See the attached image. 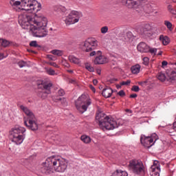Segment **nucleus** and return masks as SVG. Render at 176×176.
<instances>
[{
	"label": "nucleus",
	"mask_w": 176,
	"mask_h": 176,
	"mask_svg": "<svg viewBox=\"0 0 176 176\" xmlns=\"http://www.w3.org/2000/svg\"><path fill=\"white\" fill-rule=\"evenodd\" d=\"M19 23L23 30H29L36 38H45L49 34L47 18L43 15H32L28 13L19 16Z\"/></svg>",
	"instance_id": "f257e3e1"
},
{
	"label": "nucleus",
	"mask_w": 176,
	"mask_h": 176,
	"mask_svg": "<svg viewBox=\"0 0 176 176\" xmlns=\"http://www.w3.org/2000/svg\"><path fill=\"white\" fill-rule=\"evenodd\" d=\"M41 173L45 175H52L56 173H65L68 165L67 161L56 155L48 157L41 164Z\"/></svg>",
	"instance_id": "f03ea898"
},
{
	"label": "nucleus",
	"mask_w": 176,
	"mask_h": 176,
	"mask_svg": "<svg viewBox=\"0 0 176 176\" xmlns=\"http://www.w3.org/2000/svg\"><path fill=\"white\" fill-rule=\"evenodd\" d=\"M96 119L99 122V126L104 131L105 130H113L118 127L116 121L109 116H107L104 113H97Z\"/></svg>",
	"instance_id": "7ed1b4c3"
},
{
	"label": "nucleus",
	"mask_w": 176,
	"mask_h": 176,
	"mask_svg": "<svg viewBox=\"0 0 176 176\" xmlns=\"http://www.w3.org/2000/svg\"><path fill=\"white\" fill-rule=\"evenodd\" d=\"M25 128L23 126H14L10 131V140L14 145H21L25 140Z\"/></svg>",
	"instance_id": "20e7f679"
},
{
	"label": "nucleus",
	"mask_w": 176,
	"mask_h": 176,
	"mask_svg": "<svg viewBox=\"0 0 176 176\" xmlns=\"http://www.w3.org/2000/svg\"><path fill=\"white\" fill-rule=\"evenodd\" d=\"M19 109L25 113L26 116H28L27 119H25V118H24V124L26 127H28L33 131L38 130V124L35 121V115L32 111L27 107V106L23 104L19 105Z\"/></svg>",
	"instance_id": "39448f33"
},
{
	"label": "nucleus",
	"mask_w": 176,
	"mask_h": 176,
	"mask_svg": "<svg viewBox=\"0 0 176 176\" xmlns=\"http://www.w3.org/2000/svg\"><path fill=\"white\" fill-rule=\"evenodd\" d=\"M129 171L135 174V175H145V166L142 161L138 160H131L127 166Z\"/></svg>",
	"instance_id": "423d86ee"
},
{
	"label": "nucleus",
	"mask_w": 176,
	"mask_h": 176,
	"mask_svg": "<svg viewBox=\"0 0 176 176\" xmlns=\"http://www.w3.org/2000/svg\"><path fill=\"white\" fill-rule=\"evenodd\" d=\"M76 108L80 113H85L87 109L91 105V99L86 94L80 96L75 101Z\"/></svg>",
	"instance_id": "0eeeda50"
},
{
	"label": "nucleus",
	"mask_w": 176,
	"mask_h": 176,
	"mask_svg": "<svg viewBox=\"0 0 176 176\" xmlns=\"http://www.w3.org/2000/svg\"><path fill=\"white\" fill-rule=\"evenodd\" d=\"M21 10L31 12V13H38L41 10V3L36 0H21Z\"/></svg>",
	"instance_id": "6e6552de"
},
{
	"label": "nucleus",
	"mask_w": 176,
	"mask_h": 176,
	"mask_svg": "<svg viewBox=\"0 0 176 176\" xmlns=\"http://www.w3.org/2000/svg\"><path fill=\"white\" fill-rule=\"evenodd\" d=\"M82 16L83 14L81 12L72 10L67 16L63 17V20L66 25H72V24L79 23V20H80V17H82Z\"/></svg>",
	"instance_id": "1a4fd4ad"
},
{
	"label": "nucleus",
	"mask_w": 176,
	"mask_h": 176,
	"mask_svg": "<svg viewBox=\"0 0 176 176\" xmlns=\"http://www.w3.org/2000/svg\"><path fill=\"white\" fill-rule=\"evenodd\" d=\"M98 46V41L95 38H89L83 43V50L87 52H91Z\"/></svg>",
	"instance_id": "9d476101"
},
{
	"label": "nucleus",
	"mask_w": 176,
	"mask_h": 176,
	"mask_svg": "<svg viewBox=\"0 0 176 176\" xmlns=\"http://www.w3.org/2000/svg\"><path fill=\"white\" fill-rule=\"evenodd\" d=\"M37 86L38 89H41V90L44 91L52 94V87H53V83H52V82L43 80H38L37 81Z\"/></svg>",
	"instance_id": "9b49d317"
},
{
	"label": "nucleus",
	"mask_w": 176,
	"mask_h": 176,
	"mask_svg": "<svg viewBox=\"0 0 176 176\" xmlns=\"http://www.w3.org/2000/svg\"><path fill=\"white\" fill-rule=\"evenodd\" d=\"M140 142L145 148H151L155 142H153V139L151 138V136H145L144 135H142L140 137Z\"/></svg>",
	"instance_id": "f8f14e48"
},
{
	"label": "nucleus",
	"mask_w": 176,
	"mask_h": 176,
	"mask_svg": "<svg viewBox=\"0 0 176 176\" xmlns=\"http://www.w3.org/2000/svg\"><path fill=\"white\" fill-rule=\"evenodd\" d=\"M150 171L151 176H160V164L157 161H154L153 164L151 167Z\"/></svg>",
	"instance_id": "ddd939ff"
},
{
	"label": "nucleus",
	"mask_w": 176,
	"mask_h": 176,
	"mask_svg": "<svg viewBox=\"0 0 176 176\" xmlns=\"http://www.w3.org/2000/svg\"><path fill=\"white\" fill-rule=\"evenodd\" d=\"M137 49L140 53H148L149 52V45L146 43L141 42L138 45Z\"/></svg>",
	"instance_id": "4468645a"
},
{
	"label": "nucleus",
	"mask_w": 176,
	"mask_h": 176,
	"mask_svg": "<svg viewBox=\"0 0 176 176\" xmlns=\"http://www.w3.org/2000/svg\"><path fill=\"white\" fill-rule=\"evenodd\" d=\"M109 61V59L105 56H98L94 60L95 64H105Z\"/></svg>",
	"instance_id": "2eb2a0df"
},
{
	"label": "nucleus",
	"mask_w": 176,
	"mask_h": 176,
	"mask_svg": "<svg viewBox=\"0 0 176 176\" xmlns=\"http://www.w3.org/2000/svg\"><path fill=\"white\" fill-rule=\"evenodd\" d=\"M142 12H144V15L149 16L151 13H153V8L149 4H146L142 7Z\"/></svg>",
	"instance_id": "dca6fc26"
},
{
	"label": "nucleus",
	"mask_w": 176,
	"mask_h": 176,
	"mask_svg": "<svg viewBox=\"0 0 176 176\" xmlns=\"http://www.w3.org/2000/svg\"><path fill=\"white\" fill-rule=\"evenodd\" d=\"M113 93V90H112V89L111 88H104L102 91V96L103 97H104V98H109V97H111V96H112Z\"/></svg>",
	"instance_id": "f3484780"
},
{
	"label": "nucleus",
	"mask_w": 176,
	"mask_h": 176,
	"mask_svg": "<svg viewBox=\"0 0 176 176\" xmlns=\"http://www.w3.org/2000/svg\"><path fill=\"white\" fill-rule=\"evenodd\" d=\"M142 34L144 35H148L149 32H151V30H152V26L149 23L145 24L142 28Z\"/></svg>",
	"instance_id": "a211bd4d"
},
{
	"label": "nucleus",
	"mask_w": 176,
	"mask_h": 176,
	"mask_svg": "<svg viewBox=\"0 0 176 176\" xmlns=\"http://www.w3.org/2000/svg\"><path fill=\"white\" fill-rule=\"evenodd\" d=\"M69 60L70 61V63H73V64H76V65L80 64V58L74 55L69 56Z\"/></svg>",
	"instance_id": "6ab92c4d"
},
{
	"label": "nucleus",
	"mask_w": 176,
	"mask_h": 176,
	"mask_svg": "<svg viewBox=\"0 0 176 176\" xmlns=\"http://www.w3.org/2000/svg\"><path fill=\"white\" fill-rule=\"evenodd\" d=\"M131 71L134 75L140 74V71H141V65L138 64L132 66L131 68Z\"/></svg>",
	"instance_id": "aec40b11"
},
{
	"label": "nucleus",
	"mask_w": 176,
	"mask_h": 176,
	"mask_svg": "<svg viewBox=\"0 0 176 176\" xmlns=\"http://www.w3.org/2000/svg\"><path fill=\"white\" fill-rule=\"evenodd\" d=\"M111 176H129V174L124 170H116Z\"/></svg>",
	"instance_id": "412c9836"
},
{
	"label": "nucleus",
	"mask_w": 176,
	"mask_h": 176,
	"mask_svg": "<svg viewBox=\"0 0 176 176\" xmlns=\"http://www.w3.org/2000/svg\"><path fill=\"white\" fill-rule=\"evenodd\" d=\"M121 2L122 3V5L127 6V8H129L130 9H131V8L134 9V6L133 4V0H121Z\"/></svg>",
	"instance_id": "4be33fe9"
},
{
	"label": "nucleus",
	"mask_w": 176,
	"mask_h": 176,
	"mask_svg": "<svg viewBox=\"0 0 176 176\" xmlns=\"http://www.w3.org/2000/svg\"><path fill=\"white\" fill-rule=\"evenodd\" d=\"M10 3L14 9H16V8L20 6V5L21 6V1L19 0H10Z\"/></svg>",
	"instance_id": "5701e85b"
},
{
	"label": "nucleus",
	"mask_w": 176,
	"mask_h": 176,
	"mask_svg": "<svg viewBox=\"0 0 176 176\" xmlns=\"http://www.w3.org/2000/svg\"><path fill=\"white\" fill-rule=\"evenodd\" d=\"M48 94H51V93L50 92H47V91H43L42 89L41 91L38 92V96L41 98H43V100H45V99L47 98V95Z\"/></svg>",
	"instance_id": "b1692460"
},
{
	"label": "nucleus",
	"mask_w": 176,
	"mask_h": 176,
	"mask_svg": "<svg viewBox=\"0 0 176 176\" xmlns=\"http://www.w3.org/2000/svg\"><path fill=\"white\" fill-rule=\"evenodd\" d=\"M160 39L164 46L170 43V38L168 36H160Z\"/></svg>",
	"instance_id": "393cba45"
},
{
	"label": "nucleus",
	"mask_w": 176,
	"mask_h": 176,
	"mask_svg": "<svg viewBox=\"0 0 176 176\" xmlns=\"http://www.w3.org/2000/svg\"><path fill=\"white\" fill-rule=\"evenodd\" d=\"M142 1L144 0H132L133 9H137V8H140V6L142 5Z\"/></svg>",
	"instance_id": "a878e982"
},
{
	"label": "nucleus",
	"mask_w": 176,
	"mask_h": 176,
	"mask_svg": "<svg viewBox=\"0 0 176 176\" xmlns=\"http://www.w3.org/2000/svg\"><path fill=\"white\" fill-rule=\"evenodd\" d=\"M81 140L85 144H90V142H91V138L86 135H83L81 136Z\"/></svg>",
	"instance_id": "bb28decb"
},
{
	"label": "nucleus",
	"mask_w": 176,
	"mask_h": 176,
	"mask_svg": "<svg viewBox=\"0 0 176 176\" xmlns=\"http://www.w3.org/2000/svg\"><path fill=\"white\" fill-rule=\"evenodd\" d=\"M51 53L54 56H58L59 57L63 56V54H64V52H63V50H54L51 52Z\"/></svg>",
	"instance_id": "cd10ccee"
},
{
	"label": "nucleus",
	"mask_w": 176,
	"mask_h": 176,
	"mask_svg": "<svg viewBox=\"0 0 176 176\" xmlns=\"http://www.w3.org/2000/svg\"><path fill=\"white\" fill-rule=\"evenodd\" d=\"M18 65L19 68H24V67H30V65H28V62H25L24 60H21L18 62Z\"/></svg>",
	"instance_id": "c85d7f7f"
},
{
	"label": "nucleus",
	"mask_w": 176,
	"mask_h": 176,
	"mask_svg": "<svg viewBox=\"0 0 176 176\" xmlns=\"http://www.w3.org/2000/svg\"><path fill=\"white\" fill-rule=\"evenodd\" d=\"M46 72L48 75H50L51 76H54V75H57V73H56V71L52 68L46 69Z\"/></svg>",
	"instance_id": "c756f323"
},
{
	"label": "nucleus",
	"mask_w": 176,
	"mask_h": 176,
	"mask_svg": "<svg viewBox=\"0 0 176 176\" xmlns=\"http://www.w3.org/2000/svg\"><path fill=\"white\" fill-rule=\"evenodd\" d=\"M0 43H1V46H3V47H8L10 45V42L5 39H0Z\"/></svg>",
	"instance_id": "7c9ffc66"
},
{
	"label": "nucleus",
	"mask_w": 176,
	"mask_h": 176,
	"mask_svg": "<svg viewBox=\"0 0 176 176\" xmlns=\"http://www.w3.org/2000/svg\"><path fill=\"white\" fill-rule=\"evenodd\" d=\"M164 25L166 26L169 31H173V23L168 21H164Z\"/></svg>",
	"instance_id": "2f4dec72"
},
{
	"label": "nucleus",
	"mask_w": 176,
	"mask_h": 176,
	"mask_svg": "<svg viewBox=\"0 0 176 176\" xmlns=\"http://www.w3.org/2000/svg\"><path fill=\"white\" fill-rule=\"evenodd\" d=\"M148 53H151V54H152V56H156V53H157V49L151 48V47H148Z\"/></svg>",
	"instance_id": "473e14b6"
},
{
	"label": "nucleus",
	"mask_w": 176,
	"mask_h": 176,
	"mask_svg": "<svg viewBox=\"0 0 176 176\" xmlns=\"http://www.w3.org/2000/svg\"><path fill=\"white\" fill-rule=\"evenodd\" d=\"M85 68L89 72H94V67H91V65H89V63L85 64Z\"/></svg>",
	"instance_id": "72a5a7b5"
},
{
	"label": "nucleus",
	"mask_w": 176,
	"mask_h": 176,
	"mask_svg": "<svg viewBox=\"0 0 176 176\" xmlns=\"http://www.w3.org/2000/svg\"><path fill=\"white\" fill-rule=\"evenodd\" d=\"M175 78H176V72L175 71H172L170 74L169 75V79H170V80H175Z\"/></svg>",
	"instance_id": "f704fd0d"
},
{
	"label": "nucleus",
	"mask_w": 176,
	"mask_h": 176,
	"mask_svg": "<svg viewBox=\"0 0 176 176\" xmlns=\"http://www.w3.org/2000/svg\"><path fill=\"white\" fill-rule=\"evenodd\" d=\"M157 78L159 80H161V82H164V80H166V76L164 74H159Z\"/></svg>",
	"instance_id": "c9c22d12"
},
{
	"label": "nucleus",
	"mask_w": 176,
	"mask_h": 176,
	"mask_svg": "<svg viewBox=\"0 0 176 176\" xmlns=\"http://www.w3.org/2000/svg\"><path fill=\"white\" fill-rule=\"evenodd\" d=\"M150 138H152L153 142V141H154V142H156V141H157V140H159V137L157 136V135L156 133H153L151 135V136H150Z\"/></svg>",
	"instance_id": "e433bc0d"
},
{
	"label": "nucleus",
	"mask_w": 176,
	"mask_h": 176,
	"mask_svg": "<svg viewBox=\"0 0 176 176\" xmlns=\"http://www.w3.org/2000/svg\"><path fill=\"white\" fill-rule=\"evenodd\" d=\"M30 46H31L32 47H38L39 45H38L36 41H33L30 43Z\"/></svg>",
	"instance_id": "4c0bfd02"
},
{
	"label": "nucleus",
	"mask_w": 176,
	"mask_h": 176,
	"mask_svg": "<svg viewBox=\"0 0 176 176\" xmlns=\"http://www.w3.org/2000/svg\"><path fill=\"white\" fill-rule=\"evenodd\" d=\"M101 34H107L108 32V26H104L100 29Z\"/></svg>",
	"instance_id": "58836bf2"
},
{
	"label": "nucleus",
	"mask_w": 176,
	"mask_h": 176,
	"mask_svg": "<svg viewBox=\"0 0 176 176\" xmlns=\"http://www.w3.org/2000/svg\"><path fill=\"white\" fill-rule=\"evenodd\" d=\"M131 83V81L130 80H128L126 81H122L120 82L121 86H127Z\"/></svg>",
	"instance_id": "ea45409f"
},
{
	"label": "nucleus",
	"mask_w": 176,
	"mask_h": 176,
	"mask_svg": "<svg viewBox=\"0 0 176 176\" xmlns=\"http://www.w3.org/2000/svg\"><path fill=\"white\" fill-rule=\"evenodd\" d=\"M143 64L144 65H148L149 64V58L148 57L143 58Z\"/></svg>",
	"instance_id": "a19ab883"
},
{
	"label": "nucleus",
	"mask_w": 176,
	"mask_h": 176,
	"mask_svg": "<svg viewBox=\"0 0 176 176\" xmlns=\"http://www.w3.org/2000/svg\"><path fill=\"white\" fill-rule=\"evenodd\" d=\"M132 91H135L136 93L140 91V87L134 85L131 88Z\"/></svg>",
	"instance_id": "79ce46f5"
},
{
	"label": "nucleus",
	"mask_w": 176,
	"mask_h": 176,
	"mask_svg": "<svg viewBox=\"0 0 176 176\" xmlns=\"http://www.w3.org/2000/svg\"><path fill=\"white\" fill-rule=\"evenodd\" d=\"M69 83H72V85H77L78 84V80L73 79V78H69L68 80Z\"/></svg>",
	"instance_id": "37998d69"
},
{
	"label": "nucleus",
	"mask_w": 176,
	"mask_h": 176,
	"mask_svg": "<svg viewBox=\"0 0 176 176\" xmlns=\"http://www.w3.org/2000/svg\"><path fill=\"white\" fill-rule=\"evenodd\" d=\"M66 11H67V9L65 8V7H64L63 6H59V12H60L65 13Z\"/></svg>",
	"instance_id": "c03bdc74"
},
{
	"label": "nucleus",
	"mask_w": 176,
	"mask_h": 176,
	"mask_svg": "<svg viewBox=\"0 0 176 176\" xmlns=\"http://www.w3.org/2000/svg\"><path fill=\"white\" fill-rule=\"evenodd\" d=\"M118 96H120V97H124V96H126V93L124 92V91L123 90H120L118 93Z\"/></svg>",
	"instance_id": "a18cd8bd"
},
{
	"label": "nucleus",
	"mask_w": 176,
	"mask_h": 176,
	"mask_svg": "<svg viewBox=\"0 0 176 176\" xmlns=\"http://www.w3.org/2000/svg\"><path fill=\"white\" fill-rule=\"evenodd\" d=\"M50 65H52V67H54L55 68H58V65L54 62H50L48 63Z\"/></svg>",
	"instance_id": "49530a36"
},
{
	"label": "nucleus",
	"mask_w": 176,
	"mask_h": 176,
	"mask_svg": "<svg viewBox=\"0 0 176 176\" xmlns=\"http://www.w3.org/2000/svg\"><path fill=\"white\" fill-rule=\"evenodd\" d=\"M58 96H63L65 94V91H63V89H59L58 91Z\"/></svg>",
	"instance_id": "de8ad7c7"
},
{
	"label": "nucleus",
	"mask_w": 176,
	"mask_h": 176,
	"mask_svg": "<svg viewBox=\"0 0 176 176\" xmlns=\"http://www.w3.org/2000/svg\"><path fill=\"white\" fill-rule=\"evenodd\" d=\"M58 100L60 101L61 104H65V102H67V99L65 98H59Z\"/></svg>",
	"instance_id": "09e8293b"
},
{
	"label": "nucleus",
	"mask_w": 176,
	"mask_h": 176,
	"mask_svg": "<svg viewBox=\"0 0 176 176\" xmlns=\"http://www.w3.org/2000/svg\"><path fill=\"white\" fill-rule=\"evenodd\" d=\"M169 13H170L171 14H173V16H176V10L174 8H172L170 10V11H169Z\"/></svg>",
	"instance_id": "8fccbe9b"
},
{
	"label": "nucleus",
	"mask_w": 176,
	"mask_h": 176,
	"mask_svg": "<svg viewBox=\"0 0 176 176\" xmlns=\"http://www.w3.org/2000/svg\"><path fill=\"white\" fill-rule=\"evenodd\" d=\"M6 57H8V55H4L2 53H0V60H3V58H6Z\"/></svg>",
	"instance_id": "3c124183"
},
{
	"label": "nucleus",
	"mask_w": 176,
	"mask_h": 176,
	"mask_svg": "<svg viewBox=\"0 0 176 176\" xmlns=\"http://www.w3.org/2000/svg\"><path fill=\"white\" fill-rule=\"evenodd\" d=\"M89 88L93 91V93H96V88L93 85H89Z\"/></svg>",
	"instance_id": "603ef678"
},
{
	"label": "nucleus",
	"mask_w": 176,
	"mask_h": 176,
	"mask_svg": "<svg viewBox=\"0 0 176 176\" xmlns=\"http://www.w3.org/2000/svg\"><path fill=\"white\" fill-rule=\"evenodd\" d=\"M174 8H173V6L171 4H169L168 6H167V9H168V11H170L172 9H173Z\"/></svg>",
	"instance_id": "864d4df0"
},
{
	"label": "nucleus",
	"mask_w": 176,
	"mask_h": 176,
	"mask_svg": "<svg viewBox=\"0 0 176 176\" xmlns=\"http://www.w3.org/2000/svg\"><path fill=\"white\" fill-rule=\"evenodd\" d=\"M167 64H168V63H167V61H166V60H164L162 62V67H166V65H167Z\"/></svg>",
	"instance_id": "5fc2aeb1"
},
{
	"label": "nucleus",
	"mask_w": 176,
	"mask_h": 176,
	"mask_svg": "<svg viewBox=\"0 0 176 176\" xmlns=\"http://www.w3.org/2000/svg\"><path fill=\"white\" fill-rule=\"evenodd\" d=\"M136 97H137V94H136L130 95V98H136Z\"/></svg>",
	"instance_id": "6e6d98bb"
},
{
	"label": "nucleus",
	"mask_w": 176,
	"mask_h": 176,
	"mask_svg": "<svg viewBox=\"0 0 176 176\" xmlns=\"http://www.w3.org/2000/svg\"><path fill=\"white\" fill-rule=\"evenodd\" d=\"M90 56H91V57H93V56H96V51L91 52Z\"/></svg>",
	"instance_id": "4d7b16f0"
},
{
	"label": "nucleus",
	"mask_w": 176,
	"mask_h": 176,
	"mask_svg": "<svg viewBox=\"0 0 176 176\" xmlns=\"http://www.w3.org/2000/svg\"><path fill=\"white\" fill-rule=\"evenodd\" d=\"M48 58L50 60H54V58L52 56V55H48Z\"/></svg>",
	"instance_id": "13d9d810"
},
{
	"label": "nucleus",
	"mask_w": 176,
	"mask_h": 176,
	"mask_svg": "<svg viewBox=\"0 0 176 176\" xmlns=\"http://www.w3.org/2000/svg\"><path fill=\"white\" fill-rule=\"evenodd\" d=\"M116 80H118V79L113 78V79L110 80V82L113 83V82H116Z\"/></svg>",
	"instance_id": "bf43d9fd"
},
{
	"label": "nucleus",
	"mask_w": 176,
	"mask_h": 176,
	"mask_svg": "<svg viewBox=\"0 0 176 176\" xmlns=\"http://www.w3.org/2000/svg\"><path fill=\"white\" fill-rule=\"evenodd\" d=\"M93 83H94V85H97V83H98V81L97 80H94Z\"/></svg>",
	"instance_id": "052dcab7"
},
{
	"label": "nucleus",
	"mask_w": 176,
	"mask_h": 176,
	"mask_svg": "<svg viewBox=\"0 0 176 176\" xmlns=\"http://www.w3.org/2000/svg\"><path fill=\"white\" fill-rule=\"evenodd\" d=\"M162 54H163V52L160 51L157 54V56H162Z\"/></svg>",
	"instance_id": "680f3d73"
},
{
	"label": "nucleus",
	"mask_w": 176,
	"mask_h": 176,
	"mask_svg": "<svg viewBox=\"0 0 176 176\" xmlns=\"http://www.w3.org/2000/svg\"><path fill=\"white\" fill-rule=\"evenodd\" d=\"M67 72H69V74H74V71L73 70H67Z\"/></svg>",
	"instance_id": "e2e57ef3"
},
{
	"label": "nucleus",
	"mask_w": 176,
	"mask_h": 176,
	"mask_svg": "<svg viewBox=\"0 0 176 176\" xmlns=\"http://www.w3.org/2000/svg\"><path fill=\"white\" fill-rule=\"evenodd\" d=\"M142 83H144V82H138V85H142Z\"/></svg>",
	"instance_id": "0e129e2a"
},
{
	"label": "nucleus",
	"mask_w": 176,
	"mask_h": 176,
	"mask_svg": "<svg viewBox=\"0 0 176 176\" xmlns=\"http://www.w3.org/2000/svg\"><path fill=\"white\" fill-rule=\"evenodd\" d=\"M98 74L100 75V74H101V71L98 72Z\"/></svg>",
	"instance_id": "69168bd1"
},
{
	"label": "nucleus",
	"mask_w": 176,
	"mask_h": 176,
	"mask_svg": "<svg viewBox=\"0 0 176 176\" xmlns=\"http://www.w3.org/2000/svg\"><path fill=\"white\" fill-rule=\"evenodd\" d=\"M120 87V86H119V85H118V86H117V88H118V89H119Z\"/></svg>",
	"instance_id": "338daca9"
},
{
	"label": "nucleus",
	"mask_w": 176,
	"mask_h": 176,
	"mask_svg": "<svg viewBox=\"0 0 176 176\" xmlns=\"http://www.w3.org/2000/svg\"><path fill=\"white\" fill-rule=\"evenodd\" d=\"M98 53H101V52L98 51Z\"/></svg>",
	"instance_id": "774afa93"
}]
</instances>
